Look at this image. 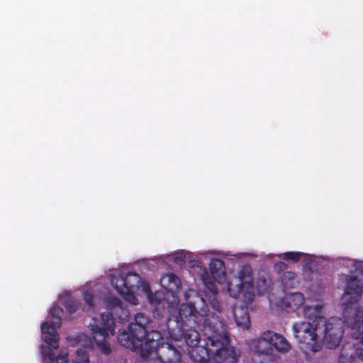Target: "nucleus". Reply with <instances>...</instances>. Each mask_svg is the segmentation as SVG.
<instances>
[{"label": "nucleus", "instance_id": "1", "mask_svg": "<svg viewBox=\"0 0 363 363\" xmlns=\"http://www.w3.org/2000/svg\"><path fill=\"white\" fill-rule=\"evenodd\" d=\"M322 313V306H305L303 316L308 319V321L293 324L294 335L301 344V349L314 352L322 349L323 345L319 337L321 333V326L325 323V317Z\"/></svg>", "mask_w": 363, "mask_h": 363}, {"label": "nucleus", "instance_id": "2", "mask_svg": "<svg viewBox=\"0 0 363 363\" xmlns=\"http://www.w3.org/2000/svg\"><path fill=\"white\" fill-rule=\"evenodd\" d=\"M225 323L220 318H213L211 320H205L201 328V333L204 341L203 345H196L189 349L190 358L195 363L213 362V356L218 350L221 334L224 331Z\"/></svg>", "mask_w": 363, "mask_h": 363}, {"label": "nucleus", "instance_id": "3", "mask_svg": "<svg viewBox=\"0 0 363 363\" xmlns=\"http://www.w3.org/2000/svg\"><path fill=\"white\" fill-rule=\"evenodd\" d=\"M115 323L111 313H101L99 317H94L89 323L93 338L101 353L109 354L111 349L106 340L109 334H114Z\"/></svg>", "mask_w": 363, "mask_h": 363}, {"label": "nucleus", "instance_id": "4", "mask_svg": "<svg viewBox=\"0 0 363 363\" xmlns=\"http://www.w3.org/2000/svg\"><path fill=\"white\" fill-rule=\"evenodd\" d=\"M208 306H205L198 311L194 303L191 302L183 303L180 305L178 311V315H170L167 321H169L172 318H177L178 325L182 326H193L197 325L201 330L205 320H211L213 318H219L216 315H209Z\"/></svg>", "mask_w": 363, "mask_h": 363}, {"label": "nucleus", "instance_id": "5", "mask_svg": "<svg viewBox=\"0 0 363 363\" xmlns=\"http://www.w3.org/2000/svg\"><path fill=\"white\" fill-rule=\"evenodd\" d=\"M274 332L267 330L257 338L251 340L250 349L253 352L252 359L254 363H272L274 360L272 347Z\"/></svg>", "mask_w": 363, "mask_h": 363}, {"label": "nucleus", "instance_id": "6", "mask_svg": "<svg viewBox=\"0 0 363 363\" xmlns=\"http://www.w3.org/2000/svg\"><path fill=\"white\" fill-rule=\"evenodd\" d=\"M239 283L236 285L237 291L233 293V284H228V290L232 297H242L245 303H252L255 297L252 269L250 265H245L238 272Z\"/></svg>", "mask_w": 363, "mask_h": 363}, {"label": "nucleus", "instance_id": "7", "mask_svg": "<svg viewBox=\"0 0 363 363\" xmlns=\"http://www.w3.org/2000/svg\"><path fill=\"white\" fill-rule=\"evenodd\" d=\"M167 329L169 337L174 340H184L189 349L198 345L200 340V333L196 330V325L182 326L178 325L177 318H172L169 321H167Z\"/></svg>", "mask_w": 363, "mask_h": 363}, {"label": "nucleus", "instance_id": "8", "mask_svg": "<svg viewBox=\"0 0 363 363\" xmlns=\"http://www.w3.org/2000/svg\"><path fill=\"white\" fill-rule=\"evenodd\" d=\"M63 314V310L58 306L55 305L50 309V315L52 320L43 322L41 324V332L43 333V340L53 348L57 349L59 347V335L56 330L62 325L61 317Z\"/></svg>", "mask_w": 363, "mask_h": 363}, {"label": "nucleus", "instance_id": "9", "mask_svg": "<svg viewBox=\"0 0 363 363\" xmlns=\"http://www.w3.org/2000/svg\"><path fill=\"white\" fill-rule=\"evenodd\" d=\"M217 349L213 356V363H240V351L230 345L225 324Z\"/></svg>", "mask_w": 363, "mask_h": 363}, {"label": "nucleus", "instance_id": "10", "mask_svg": "<svg viewBox=\"0 0 363 363\" xmlns=\"http://www.w3.org/2000/svg\"><path fill=\"white\" fill-rule=\"evenodd\" d=\"M140 277L135 272H128L125 276L121 275L118 277L112 284L114 285L116 291L125 300L133 305L138 303V298L134 295V290L139 286Z\"/></svg>", "mask_w": 363, "mask_h": 363}, {"label": "nucleus", "instance_id": "11", "mask_svg": "<svg viewBox=\"0 0 363 363\" xmlns=\"http://www.w3.org/2000/svg\"><path fill=\"white\" fill-rule=\"evenodd\" d=\"M128 330V332L125 330H119L117 339L120 345L134 351L142 345L147 335V328L129 323Z\"/></svg>", "mask_w": 363, "mask_h": 363}, {"label": "nucleus", "instance_id": "12", "mask_svg": "<svg viewBox=\"0 0 363 363\" xmlns=\"http://www.w3.org/2000/svg\"><path fill=\"white\" fill-rule=\"evenodd\" d=\"M348 327L351 329V335L355 340L360 338L356 343H351L356 357L363 361V308L355 309L352 316L346 319Z\"/></svg>", "mask_w": 363, "mask_h": 363}, {"label": "nucleus", "instance_id": "13", "mask_svg": "<svg viewBox=\"0 0 363 363\" xmlns=\"http://www.w3.org/2000/svg\"><path fill=\"white\" fill-rule=\"evenodd\" d=\"M320 336L323 335V341L329 349H335L337 347L342 338L344 329L339 320L325 318V323L321 326Z\"/></svg>", "mask_w": 363, "mask_h": 363}, {"label": "nucleus", "instance_id": "14", "mask_svg": "<svg viewBox=\"0 0 363 363\" xmlns=\"http://www.w3.org/2000/svg\"><path fill=\"white\" fill-rule=\"evenodd\" d=\"M345 293L349 295V298L342 302V308L347 311L352 305L357 303L363 294V279L357 274H352L345 277Z\"/></svg>", "mask_w": 363, "mask_h": 363}, {"label": "nucleus", "instance_id": "15", "mask_svg": "<svg viewBox=\"0 0 363 363\" xmlns=\"http://www.w3.org/2000/svg\"><path fill=\"white\" fill-rule=\"evenodd\" d=\"M148 363H179L181 353L172 345L165 342L153 353Z\"/></svg>", "mask_w": 363, "mask_h": 363}, {"label": "nucleus", "instance_id": "16", "mask_svg": "<svg viewBox=\"0 0 363 363\" xmlns=\"http://www.w3.org/2000/svg\"><path fill=\"white\" fill-rule=\"evenodd\" d=\"M144 344L140 346L141 357L144 359L153 358V353L159 348L163 342L162 334L157 330L147 331Z\"/></svg>", "mask_w": 363, "mask_h": 363}, {"label": "nucleus", "instance_id": "17", "mask_svg": "<svg viewBox=\"0 0 363 363\" xmlns=\"http://www.w3.org/2000/svg\"><path fill=\"white\" fill-rule=\"evenodd\" d=\"M242 301L245 306H234V318L238 326L243 329H248L250 327V319L248 313L247 306L250 303H247L244 301L243 299Z\"/></svg>", "mask_w": 363, "mask_h": 363}, {"label": "nucleus", "instance_id": "18", "mask_svg": "<svg viewBox=\"0 0 363 363\" xmlns=\"http://www.w3.org/2000/svg\"><path fill=\"white\" fill-rule=\"evenodd\" d=\"M209 269L215 281L220 283L225 279V267L222 259L218 258L211 259L209 263Z\"/></svg>", "mask_w": 363, "mask_h": 363}, {"label": "nucleus", "instance_id": "19", "mask_svg": "<svg viewBox=\"0 0 363 363\" xmlns=\"http://www.w3.org/2000/svg\"><path fill=\"white\" fill-rule=\"evenodd\" d=\"M162 286L172 293L177 292L181 289V281L179 277L172 274L167 273L161 279Z\"/></svg>", "mask_w": 363, "mask_h": 363}, {"label": "nucleus", "instance_id": "20", "mask_svg": "<svg viewBox=\"0 0 363 363\" xmlns=\"http://www.w3.org/2000/svg\"><path fill=\"white\" fill-rule=\"evenodd\" d=\"M354 352L352 345L350 342L344 344L341 348L338 363H353Z\"/></svg>", "mask_w": 363, "mask_h": 363}, {"label": "nucleus", "instance_id": "21", "mask_svg": "<svg viewBox=\"0 0 363 363\" xmlns=\"http://www.w3.org/2000/svg\"><path fill=\"white\" fill-rule=\"evenodd\" d=\"M274 336L272 341V347L280 352H287L291 348L290 343L282 335L274 332Z\"/></svg>", "mask_w": 363, "mask_h": 363}, {"label": "nucleus", "instance_id": "22", "mask_svg": "<svg viewBox=\"0 0 363 363\" xmlns=\"http://www.w3.org/2000/svg\"><path fill=\"white\" fill-rule=\"evenodd\" d=\"M304 303V296L301 293H294L286 298V306L295 311Z\"/></svg>", "mask_w": 363, "mask_h": 363}, {"label": "nucleus", "instance_id": "23", "mask_svg": "<svg viewBox=\"0 0 363 363\" xmlns=\"http://www.w3.org/2000/svg\"><path fill=\"white\" fill-rule=\"evenodd\" d=\"M107 302H108V307H109L111 308V310L112 311V312L110 313L112 315H113V313H116L118 311H121L122 315H119L120 319H123V316L124 318L128 316V311L126 309L123 308V307H122L123 303L119 298H118L116 297H110ZM105 313L106 314V313H109L108 312V313ZM112 318H113V316H112Z\"/></svg>", "mask_w": 363, "mask_h": 363}, {"label": "nucleus", "instance_id": "24", "mask_svg": "<svg viewBox=\"0 0 363 363\" xmlns=\"http://www.w3.org/2000/svg\"><path fill=\"white\" fill-rule=\"evenodd\" d=\"M281 282L285 289L293 288L296 282V274L294 272H285L280 276Z\"/></svg>", "mask_w": 363, "mask_h": 363}, {"label": "nucleus", "instance_id": "25", "mask_svg": "<svg viewBox=\"0 0 363 363\" xmlns=\"http://www.w3.org/2000/svg\"><path fill=\"white\" fill-rule=\"evenodd\" d=\"M271 280L267 278H259L257 281V292L259 295L267 294L271 289Z\"/></svg>", "mask_w": 363, "mask_h": 363}, {"label": "nucleus", "instance_id": "26", "mask_svg": "<svg viewBox=\"0 0 363 363\" xmlns=\"http://www.w3.org/2000/svg\"><path fill=\"white\" fill-rule=\"evenodd\" d=\"M131 324H138L140 326L147 328L150 323L148 317L145 316L142 313H138L135 315L134 322H131Z\"/></svg>", "mask_w": 363, "mask_h": 363}, {"label": "nucleus", "instance_id": "27", "mask_svg": "<svg viewBox=\"0 0 363 363\" xmlns=\"http://www.w3.org/2000/svg\"><path fill=\"white\" fill-rule=\"evenodd\" d=\"M303 255V253L300 252H286L284 254L283 259L286 261L291 262L292 263H296L298 262L301 256Z\"/></svg>", "mask_w": 363, "mask_h": 363}, {"label": "nucleus", "instance_id": "28", "mask_svg": "<svg viewBox=\"0 0 363 363\" xmlns=\"http://www.w3.org/2000/svg\"><path fill=\"white\" fill-rule=\"evenodd\" d=\"M63 305L69 313H74L79 307V303L72 298L66 300Z\"/></svg>", "mask_w": 363, "mask_h": 363}, {"label": "nucleus", "instance_id": "29", "mask_svg": "<svg viewBox=\"0 0 363 363\" xmlns=\"http://www.w3.org/2000/svg\"><path fill=\"white\" fill-rule=\"evenodd\" d=\"M76 358L74 359L78 360H88L89 361V354L86 349L84 348H79L76 352Z\"/></svg>", "mask_w": 363, "mask_h": 363}, {"label": "nucleus", "instance_id": "30", "mask_svg": "<svg viewBox=\"0 0 363 363\" xmlns=\"http://www.w3.org/2000/svg\"><path fill=\"white\" fill-rule=\"evenodd\" d=\"M83 298L85 303L91 308L93 306V299L94 295L93 293L90 290L84 291L83 294Z\"/></svg>", "mask_w": 363, "mask_h": 363}, {"label": "nucleus", "instance_id": "31", "mask_svg": "<svg viewBox=\"0 0 363 363\" xmlns=\"http://www.w3.org/2000/svg\"><path fill=\"white\" fill-rule=\"evenodd\" d=\"M275 269L278 272V273H285V272H289V266L285 263L284 262H279L274 265Z\"/></svg>", "mask_w": 363, "mask_h": 363}, {"label": "nucleus", "instance_id": "32", "mask_svg": "<svg viewBox=\"0 0 363 363\" xmlns=\"http://www.w3.org/2000/svg\"><path fill=\"white\" fill-rule=\"evenodd\" d=\"M52 348L54 349L51 345H48L47 350L44 351L43 354L45 356H47L51 361H54L56 359L57 357L55 356V354L52 351Z\"/></svg>", "mask_w": 363, "mask_h": 363}, {"label": "nucleus", "instance_id": "33", "mask_svg": "<svg viewBox=\"0 0 363 363\" xmlns=\"http://www.w3.org/2000/svg\"><path fill=\"white\" fill-rule=\"evenodd\" d=\"M52 348L54 349L51 345H48L47 350L44 351L43 354L45 356H47L51 361H54L56 359L57 357L55 356V354L52 351Z\"/></svg>", "mask_w": 363, "mask_h": 363}, {"label": "nucleus", "instance_id": "34", "mask_svg": "<svg viewBox=\"0 0 363 363\" xmlns=\"http://www.w3.org/2000/svg\"><path fill=\"white\" fill-rule=\"evenodd\" d=\"M210 306L215 311L218 313L221 311L220 303L216 298L214 297L210 300Z\"/></svg>", "mask_w": 363, "mask_h": 363}, {"label": "nucleus", "instance_id": "35", "mask_svg": "<svg viewBox=\"0 0 363 363\" xmlns=\"http://www.w3.org/2000/svg\"><path fill=\"white\" fill-rule=\"evenodd\" d=\"M56 363H69L67 355H59L56 358Z\"/></svg>", "mask_w": 363, "mask_h": 363}, {"label": "nucleus", "instance_id": "36", "mask_svg": "<svg viewBox=\"0 0 363 363\" xmlns=\"http://www.w3.org/2000/svg\"><path fill=\"white\" fill-rule=\"evenodd\" d=\"M72 363H89L88 360L72 359Z\"/></svg>", "mask_w": 363, "mask_h": 363}, {"label": "nucleus", "instance_id": "37", "mask_svg": "<svg viewBox=\"0 0 363 363\" xmlns=\"http://www.w3.org/2000/svg\"><path fill=\"white\" fill-rule=\"evenodd\" d=\"M152 296H152V294H150V295L149 296L150 301L152 303H154V299H153V297H152Z\"/></svg>", "mask_w": 363, "mask_h": 363}, {"label": "nucleus", "instance_id": "38", "mask_svg": "<svg viewBox=\"0 0 363 363\" xmlns=\"http://www.w3.org/2000/svg\"><path fill=\"white\" fill-rule=\"evenodd\" d=\"M160 301H157V300H155V305L157 306V305H160Z\"/></svg>", "mask_w": 363, "mask_h": 363}]
</instances>
